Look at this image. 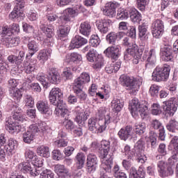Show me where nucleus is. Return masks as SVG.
Segmentation results:
<instances>
[{"label": "nucleus", "instance_id": "nucleus-43", "mask_svg": "<svg viewBox=\"0 0 178 178\" xmlns=\"http://www.w3.org/2000/svg\"><path fill=\"white\" fill-rule=\"evenodd\" d=\"M134 131L136 136H140L141 138L144 137L145 131H147V125L145 122H136L134 126Z\"/></svg>", "mask_w": 178, "mask_h": 178}, {"label": "nucleus", "instance_id": "nucleus-63", "mask_svg": "<svg viewBox=\"0 0 178 178\" xmlns=\"http://www.w3.org/2000/svg\"><path fill=\"white\" fill-rule=\"evenodd\" d=\"M35 137L28 131H25L22 135L23 141L25 144H31L34 141Z\"/></svg>", "mask_w": 178, "mask_h": 178}, {"label": "nucleus", "instance_id": "nucleus-47", "mask_svg": "<svg viewBox=\"0 0 178 178\" xmlns=\"http://www.w3.org/2000/svg\"><path fill=\"white\" fill-rule=\"evenodd\" d=\"M51 50L50 49H44L40 50L38 55V60H40L42 63L47 62V60L49 59V56H51Z\"/></svg>", "mask_w": 178, "mask_h": 178}, {"label": "nucleus", "instance_id": "nucleus-2", "mask_svg": "<svg viewBox=\"0 0 178 178\" xmlns=\"http://www.w3.org/2000/svg\"><path fill=\"white\" fill-rule=\"evenodd\" d=\"M38 81H40L43 88L45 90L51 87V84H59L61 81L60 74L56 68L50 67L47 71V74H38L36 77Z\"/></svg>", "mask_w": 178, "mask_h": 178}, {"label": "nucleus", "instance_id": "nucleus-57", "mask_svg": "<svg viewBox=\"0 0 178 178\" xmlns=\"http://www.w3.org/2000/svg\"><path fill=\"white\" fill-rule=\"evenodd\" d=\"M61 77L64 81L72 80V79H73V72H72V69L70 67L65 68L61 74Z\"/></svg>", "mask_w": 178, "mask_h": 178}, {"label": "nucleus", "instance_id": "nucleus-20", "mask_svg": "<svg viewBox=\"0 0 178 178\" xmlns=\"http://www.w3.org/2000/svg\"><path fill=\"white\" fill-rule=\"evenodd\" d=\"M26 3L24 1H20L16 3L13 10L9 14V19L10 20H16V19H23L24 17V12L23 8H24Z\"/></svg>", "mask_w": 178, "mask_h": 178}, {"label": "nucleus", "instance_id": "nucleus-14", "mask_svg": "<svg viewBox=\"0 0 178 178\" xmlns=\"http://www.w3.org/2000/svg\"><path fill=\"white\" fill-rule=\"evenodd\" d=\"M40 29L43 33H44L47 38L44 40V45L48 47V48L54 47V44H55L53 38L54 35H55V29H54V26H47L42 24L40 25Z\"/></svg>", "mask_w": 178, "mask_h": 178}, {"label": "nucleus", "instance_id": "nucleus-64", "mask_svg": "<svg viewBox=\"0 0 178 178\" xmlns=\"http://www.w3.org/2000/svg\"><path fill=\"white\" fill-rule=\"evenodd\" d=\"M89 44L93 47L97 48L101 44V39L98 35H92L89 40Z\"/></svg>", "mask_w": 178, "mask_h": 178}, {"label": "nucleus", "instance_id": "nucleus-36", "mask_svg": "<svg viewBox=\"0 0 178 178\" xmlns=\"http://www.w3.org/2000/svg\"><path fill=\"white\" fill-rule=\"evenodd\" d=\"M18 145L19 143L15 139L12 138L8 139L7 145H4L6 149L7 150V155H8V156H12V155L16 152Z\"/></svg>", "mask_w": 178, "mask_h": 178}, {"label": "nucleus", "instance_id": "nucleus-33", "mask_svg": "<svg viewBox=\"0 0 178 178\" xmlns=\"http://www.w3.org/2000/svg\"><path fill=\"white\" fill-rule=\"evenodd\" d=\"M133 127L131 125H127L125 127H122L118 133V136L122 141H127L129 138H131V131Z\"/></svg>", "mask_w": 178, "mask_h": 178}, {"label": "nucleus", "instance_id": "nucleus-15", "mask_svg": "<svg viewBox=\"0 0 178 178\" xmlns=\"http://www.w3.org/2000/svg\"><path fill=\"white\" fill-rule=\"evenodd\" d=\"M88 62H93V69H101L104 66V58L97 54L95 49H90L86 54Z\"/></svg>", "mask_w": 178, "mask_h": 178}, {"label": "nucleus", "instance_id": "nucleus-30", "mask_svg": "<svg viewBox=\"0 0 178 178\" xmlns=\"http://www.w3.org/2000/svg\"><path fill=\"white\" fill-rule=\"evenodd\" d=\"M158 172L161 177L170 176L173 173V170L170 165H168L163 161H159L157 163Z\"/></svg>", "mask_w": 178, "mask_h": 178}, {"label": "nucleus", "instance_id": "nucleus-61", "mask_svg": "<svg viewBox=\"0 0 178 178\" xmlns=\"http://www.w3.org/2000/svg\"><path fill=\"white\" fill-rule=\"evenodd\" d=\"M136 5L140 12H145V9L149 3V0H136Z\"/></svg>", "mask_w": 178, "mask_h": 178}, {"label": "nucleus", "instance_id": "nucleus-19", "mask_svg": "<svg viewBox=\"0 0 178 178\" xmlns=\"http://www.w3.org/2000/svg\"><path fill=\"white\" fill-rule=\"evenodd\" d=\"M151 29L154 38H161L165 31V23L162 19H157L152 24Z\"/></svg>", "mask_w": 178, "mask_h": 178}, {"label": "nucleus", "instance_id": "nucleus-24", "mask_svg": "<svg viewBox=\"0 0 178 178\" xmlns=\"http://www.w3.org/2000/svg\"><path fill=\"white\" fill-rule=\"evenodd\" d=\"M74 112L76 114L74 122H76L79 126H83L84 122L88 119V113L79 106L75 107Z\"/></svg>", "mask_w": 178, "mask_h": 178}, {"label": "nucleus", "instance_id": "nucleus-54", "mask_svg": "<svg viewBox=\"0 0 178 178\" xmlns=\"http://www.w3.org/2000/svg\"><path fill=\"white\" fill-rule=\"evenodd\" d=\"M37 154L42 158H49L51 153L49 152V147L48 146H40L37 149Z\"/></svg>", "mask_w": 178, "mask_h": 178}, {"label": "nucleus", "instance_id": "nucleus-56", "mask_svg": "<svg viewBox=\"0 0 178 178\" xmlns=\"http://www.w3.org/2000/svg\"><path fill=\"white\" fill-rule=\"evenodd\" d=\"M6 72H8V64L6 63L0 62V84L3 81L6 77Z\"/></svg>", "mask_w": 178, "mask_h": 178}, {"label": "nucleus", "instance_id": "nucleus-32", "mask_svg": "<svg viewBox=\"0 0 178 178\" xmlns=\"http://www.w3.org/2000/svg\"><path fill=\"white\" fill-rule=\"evenodd\" d=\"M88 40L79 35H75L71 40L70 44V49H74L76 48H81L83 45H86Z\"/></svg>", "mask_w": 178, "mask_h": 178}, {"label": "nucleus", "instance_id": "nucleus-45", "mask_svg": "<svg viewBox=\"0 0 178 178\" xmlns=\"http://www.w3.org/2000/svg\"><path fill=\"white\" fill-rule=\"evenodd\" d=\"M138 105H140V102L137 98H134L129 102V110L130 111L133 118H136L137 116Z\"/></svg>", "mask_w": 178, "mask_h": 178}, {"label": "nucleus", "instance_id": "nucleus-5", "mask_svg": "<svg viewBox=\"0 0 178 178\" xmlns=\"http://www.w3.org/2000/svg\"><path fill=\"white\" fill-rule=\"evenodd\" d=\"M109 151H111V142L106 140H102L99 147V157L106 162L107 165H104V168L107 172H111V166L113 162V153L109 154Z\"/></svg>", "mask_w": 178, "mask_h": 178}, {"label": "nucleus", "instance_id": "nucleus-49", "mask_svg": "<svg viewBox=\"0 0 178 178\" xmlns=\"http://www.w3.org/2000/svg\"><path fill=\"white\" fill-rule=\"evenodd\" d=\"M111 106L116 113H119L120 111L123 109V106H124V103L123 99H114L111 102Z\"/></svg>", "mask_w": 178, "mask_h": 178}, {"label": "nucleus", "instance_id": "nucleus-48", "mask_svg": "<svg viewBox=\"0 0 178 178\" xmlns=\"http://www.w3.org/2000/svg\"><path fill=\"white\" fill-rule=\"evenodd\" d=\"M121 65L122 62L118 60L115 63L108 64L105 67V70L108 74H112V73H117L118 71L120 69Z\"/></svg>", "mask_w": 178, "mask_h": 178}, {"label": "nucleus", "instance_id": "nucleus-55", "mask_svg": "<svg viewBox=\"0 0 178 178\" xmlns=\"http://www.w3.org/2000/svg\"><path fill=\"white\" fill-rule=\"evenodd\" d=\"M137 112V116L140 115L142 119H145L148 115V106L140 104L138 105Z\"/></svg>", "mask_w": 178, "mask_h": 178}, {"label": "nucleus", "instance_id": "nucleus-37", "mask_svg": "<svg viewBox=\"0 0 178 178\" xmlns=\"http://www.w3.org/2000/svg\"><path fill=\"white\" fill-rule=\"evenodd\" d=\"M10 97L15 101V104H9V106L17 105L23 97V89H10L9 90Z\"/></svg>", "mask_w": 178, "mask_h": 178}, {"label": "nucleus", "instance_id": "nucleus-12", "mask_svg": "<svg viewBox=\"0 0 178 178\" xmlns=\"http://www.w3.org/2000/svg\"><path fill=\"white\" fill-rule=\"evenodd\" d=\"M143 51H145L143 47L138 48L136 44H131L124 52V60H130L131 58H136L137 55H138V58L140 59Z\"/></svg>", "mask_w": 178, "mask_h": 178}, {"label": "nucleus", "instance_id": "nucleus-31", "mask_svg": "<svg viewBox=\"0 0 178 178\" xmlns=\"http://www.w3.org/2000/svg\"><path fill=\"white\" fill-rule=\"evenodd\" d=\"M119 6L117 2L110 1L106 3L104 13L108 17H115L116 16V9Z\"/></svg>", "mask_w": 178, "mask_h": 178}, {"label": "nucleus", "instance_id": "nucleus-52", "mask_svg": "<svg viewBox=\"0 0 178 178\" xmlns=\"http://www.w3.org/2000/svg\"><path fill=\"white\" fill-rule=\"evenodd\" d=\"M166 129L170 133L178 134V122L175 119L170 120L166 124Z\"/></svg>", "mask_w": 178, "mask_h": 178}, {"label": "nucleus", "instance_id": "nucleus-25", "mask_svg": "<svg viewBox=\"0 0 178 178\" xmlns=\"http://www.w3.org/2000/svg\"><path fill=\"white\" fill-rule=\"evenodd\" d=\"M10 109V111H13L14 114L13 116L9 117L8 119H12L13 122L19 123V124L26 120V118L23 114H22V108H20L17 104H11V108Z\"/></svg>", "mask_w": 178, "mask_h": 178}, {"label": "nucleus", "instance_id": "nucleus-13", "mask_svg": "<svg viewBox=\"0 0 178 178\" xmlns=\"http://www.w3.org/2000/svg\"><path fill=\"white\" fill-rule=\"evenodd\" d=\"M164 106L163 110L165 115L167 118L173 116L178 107V99L177 97H171L167 101L163 102Z\"/></svg>", "mask_w": 178, "mask_h": 178}, {"label": "nucleus", "instance_id": "nucleus-9", "mask_svg": "<svg viewBox=\"0 0 178 178\" xmlns=\"http://www.w3.org/2000/svg\"><path fill=\"white\" fill-rule=\"evenodd\" d=\"M141 62L145 60V68L152 69L155 67V63H156V50L155 49H151L149 51L148 50H145L143 51V54L140 55Z\"/></svg>", "mask_w": 178, "mask_h": 178}, {"label": "nucleus", "instance_id": "nucleus-41", "mask_svg": "<svg viewBox=\"0 0 178 178\" xmlns=\"http://www.w3.org/2000/svg\"><path fill=\"white\" fill-rule=\"evenodd\" d=\"M70 33V26H60L57 30V37L58 40L65 41V38L69 35Z\"/></svg>", "mask_w": 178, "mask_h": 178}, {"label": "nucleus", "instance_id": "nucleus-28", "mask_svg": "<svg viewBox=\"0 0 178 178\" xmlns=\"http://www.w3.org/2000/svg\"><path fill=\"white\" fill-rule=\"evenodd\" d=\"M112 20L108 19H101L97 22L96 26L101 34H106L111 30Z\"/></svg>", "mask_w": 178, "mask_h": 178}, {"label": "nucleus", "instance_id": "nucleus-51", "mask_svg": "<svg viewBox=\"0 0 178 178\" xmlns=\"http://www.w3.org/2000/svg\"><path fill=\"white\" fill-rule=\"evenodd\" d=\"M77 169H83L86 163V155L83 152H79L75 156Z\"/></svg>", "mask_w": 178, "mask_h": 178}, {"label": "nucleus", "instance_id": "nucleus-11", "mask_svg": "<svg viewBox=\"0 0 178 178\" xmlns=\"http://www.w3.org/2000/svg\"><path fill=\"white\" fill-rule=\"evenodd\" d=\"M57 116H60L63 118V126H64L65 130H67L70 133H72L74 129H76V125L74 122L71 120H69V110L64 108L57 113H54Z\"/></svg>", "mask_w": 178, "mask_h": 178}, {"label": "nucleus", "instance_id": "nucleus-7", "mask_svg": "<svg viewBox=\"0 0 178 178\" xmlns=\"http://www.w3.org/2000/svg\"><path fill=\"white\" fill-rule=\"evenodd\" d=\"M170 74V66L164 65L163 66H157L152 74V80L155 83H162V81H168Z\"/></svg>", "mask_w": 178, "mask_h": 178}, {"label": "nucleus", "instance_id": "nucleus-17", "mask_svg": "<svg viewBox=\"0 0 178 178\" xmlns=\"http://www.w3.org/2000/svg\"><path fill=\"white\" fill-rule=\"evenodd\" d=\"M77 16H79L77 8H67L63 11V15L60 17V19L65 24H70L73 22V19Z\"/></svg>", "mask_w": 178, "mask_h": 178}, {"label": "nucleus", "instance_id": "nucleus-42", "mask_svg": "<svg viewBox=\"0 0 178 178\" xmlns=\"http://www.w3.org/2000/svg\"><path fill=\"white\" fill-rule=\"evenodd\" d=\"M83 60L81 54L79 53H72L68 57H67V62L70 65H80Z\"/></svg>", "mask_w": 178, "mask_h": 178}, {"label": "nucleus", "instance_id": "nucleus-60", "mask_svg": "<svg viewBox=\"0 0 178 178\" xmlns=\"http://www.w3.org/2000/svg\"><path fill=\"white\" fill-rule=\"evenodd\" d=\"M54 171L57 175H61V176H67L69 171L65 168L63 165H56L54 167Z\"/></svg>", "mask_w": 178, "mask_h": 178}, {"label": "nucleus", "instance_id": "nucleus-1", "mask_svg": "<svg viewBox=\"0 0 178 178\" xmlns=\"http://www.w3.org/2000/svg\"><path fill=\"white\" fill-rule=\"evenodd\" d=\"M144 149H145V140L141 138L137 141L132 149L130 145H126L124 147V152L122 150L127 158L131 161H138L140 163H145L147 161V157L144 155Z\"/></svg>", "mask_w": 178, "mask_h": 178}, {"label": "nucleus", "instance_id": "nucleus-62", "mask_svg": "<svg viewBox=\"0 0 178 178\" xmlns=\"http://www.w3.org/2000/svg\"><path fill=\"white\" fill-rule=\"evenodd\" d=\"M74 93L75 94L76 97L80 99L81 102H84V101H87V94L83 89H80L78 90H73Z\"/></svg>", "mask_w": 178, "mask_h": 178}, {"label": "nucleus", "instance_id": "nucleus-3", "mask_svg": "<svg viewBox=\"0 0 178 178\" xmlns=\"http://www.w3.org/2000/svg\"><path fill=\"white\" fill-rule=\"evenodd\" d=\"M49 99L51 105L56 106L54 113L67 108L66 104L63 102V92L59 88H54L51 90L49 94Z\"/></svg>", "mask_w": 178, "mask_h": 178}, {"label": "nucleus", "instance_id": "nucleus-35", "mask_svg": "<svg viewBox=\"0 0 178 178\" xmlns=\"http://www.w3.org/2000/svg\"><path fill=\"white\" fill-rule=\"evenodd\" d=\"M29 53L26 56V59H30L36 52L40 51V44L35 40H31L27 44Z\"/></svg>", "mask_w": 178, "mask_h": 178}, {"label": "nucleus", "instance_id": "nucleus-26", "mask_svg": "<svg viewBox=\"0 0 178 178\" xmlns=\"http://www.w3.org/2000/svg\"><path fill=\"white\" fill-rule=\"evenodd\" d=\"M6 129L10 134H17L22 130V125L19 122L12 120V118L6 119Z\"/></svg>", "mask_w": 178, "mask_h": 178}, {"label": "nucleus", "instance_id": "nucleus-8", "mask_svg": "<svg viewBox=\"0 0 178 178\" xmlns=\"http://www.w3.org/2000/svg\"><path fill=\"white\" fill-rule=\"evenodd\" d=\"M122 166L126 170H129V178H145V170L144 166L140 165L137 170L135 167H131V162L126 159L122 161Z\"/></svg>", "mask_w": 178, "mask_h": 178}, {"label": "nucleus", "instance_id": "nucleus-16", "mask_svg": "<svg viewBox=\"0 0 178 178\" xmlns=\"http://www.w3.org/2000/svg\"><path fill=\"white\" fill-rule=\"evenodd\" d=\"M171 136L172 138L170 144L172 147V149L171 150V156L168 159V163H170L171 166H173V165L178 161V136L174 135Z\"/></svg>", "mask_w": 178, "mask_h": 178}, {"label": "nucleus", "instance_id": "nucleus-4", "mask_svg": "<svg viewBox=\"0 0 178 178\" xmlns=\"http://www.w3.org/2000/svg\"><path fill=\"white\" fill-rule=\"evenodd\" d=\"M120 82L122 87H125L128 91H132L133 95H136L137 91L140 90V86L143 84V79L127 75H121Z\"/></svg>", "mask_w": 178, "mask_h": 178}, {"label": "nucleus", "instance_id": "nucleus-44", "mask_svg": "<svg viewBox=\"0 0 178 178\" xmlns=\"http://www.w3.org/2000/svg\"><path fill=\"white\" fill-rule=\"evenodd\" d=\"M79 30L80 34L85 35V37H88L91 34V24L88 21L83 22L81 23Z\"/></svg>", "mask_w": 178, "mask_h": 178}, {"label": "nucleus", "instance_id": "nucleus-23", "mask_svg": "<svg viewBox=\"0 0 178 178\" xmlns=\"http://www.w3.org/2000/svg\"><path fill=\"white\" fill-rule=\"evenodd\" d=\"M36 108L38 111L45 116L46 118H49L52 116V108L49 107V104L47 100H40L36 103Z\"/></svg>", "mask_w": 178, "mask_h": 178}, {"label": "nucleus", "instance_id": "nucleus-50", "mask_svg": "<svg viewBox=\"0 0 178 178\" xmlns=\"http://www.w3.org/2000/svg\"><path fill=\"white\" fill-rule=\"evenodd\" d=\"M24 109L31 108L34 106V97L31 95L24 94L23 97Z\"/></svg>", "mask_w": 178, "mask_h": 178}, {"label": "nucleus", "instance_id": "nucleus-21", "mask_svg": "<svg viewBox=\"0 0 178 178\" xmlns=\"http://www.w3.org/2000/svg\"><path fill=\"white\" fill-rule=\"evenodd\" d=\"M86 167L88 172L95 173L98 168V157L94 153H90L87 155Z\"/></svg>", "mask_w": 178, "mask_h": 178}, {"label": "nucleus", "instance_id": "nucleus-27", "mask_svg": "<svg viewBox=\"0 0 178 178\" xmlns=\"http://www.w3.org/2000/svg\"><path fill=\"white\" fill-rule=\"evenodd\" d=\"M68 143L67 134L63 129H60L58 131L57 140L54 141L55 147H57V148H65V147H67Z\"/></svg>", "mask_w": 178, "mask_h": 178}, {"label": "nucleus", "instance_id": "nucleus-38", "mask_svg": "<svg viewBox=\"0 0 178 178\" xmlns=\"http://www.w3.org/2000/svg\"><path fill=\"white\" fill-rule=\"evenodd\" d=\"M123 37V33L122 32H111L106 36V40L107 41L108 44H111V45H115L118 41L122 40Z\"/></svg>", "mask_w": 178, "mask_h": 178}, {"label": "nucleus", "instance_id": "nucleus-39", "mask_svg": "<svg viewBox=\"0 0 178 178\" xmlns=\"http://www.w3.org/2000/svg\"><path fill=\"white\" fill-rule=\"evenodd\" d=\"M98 115L101 116V118H104V122H106V118H108V123L107 124V126L111 122L114 123V124H117L119 122V120H120V118L118 116V113H114L112 116L109 114L105 115V111L99 110Z\"/></svg>", "mask_w": 178, "mask_h": 178}, {"label": "nucleus", "instance_id": "nucleus-22", "mask_svg": "<svg viewBox=\"0 0 178 178\" xmlns=\"http://www.w3.org/2000/svg\"><path fill=\"white\" fill-rule=\"evenodd\" d=\"M104 54L107 58L111 59L112 62H116L120 56V46L113 45L108 47L104 50Z\"/></svg>", "mask_w": 178, "mask_h": 178}, {"label": "nucleus", "instance_id": "nucleus-53", "mask_svg": "<svg viewBox=\"0 0 178 178\" xmlns=\"http://www.w3.org/2000/svg\"><path fill=\"white\" fill-rule=\"evenodd\" d=\"M40 175V178H54L55 175L51 170L42 168L38 170V176Z\"/></svg>", "mask_w": 178, "mask_h": 178}, {"label": "nucleus", "instance_id": "nucleus-40", "mask_svg": "<svg viewBox=\"0 0 178 178\" xmlns=\"http://www.w3.org/2000/svg\"><path fill=\"white\" fill-rule=\"evenodd\" d=\"M129 17L133 23H137L138 24H140L141 20H143L141 13L134 7H131Z\"/></svg>", "mask_w": 178, "mask_h": 178}, {"label": "nucleus", "instance_id": "nucleus-59", "mask_svg": "<svg viewBox=\"0 0 178 178\" xmlns=\"http://www.w3.org/2000/svg\"><path fill=\"white\" fill-rule=\"evenodd\" d=\"M84 86H86V83H83V81L77 77L74 80L72 83V90L73 91L83 90V88H84Z\"/></svg>", "mask_w": 178, "mask_h": 178}, {"label": "nucleus", "instance_id": "nucleus-10", "mask_svg": "<svg viewBox=\"0 0 178 178\" xmlns=\"http://www.w3.org/2000/svg\"><path fill=\"white\" fill-rule=\"evenodd\" d=\"M17 169L19 172H21V173L31 176L32 177L38 176V169L34 168L33 162L31 161H24L20 163L17 166Z\"/></svg>", "mask_w": 178, "mask_h": 178}, {"label": "nucleus", "instance_id": "nucleus-29", "mask_svg": "<svg viewBox=\"0 0 178 178\" xmlns=\"http://www.w3.org/2000/svg\"><path fill=\"white\" fill-rule=\"evenodd\" d=\"M46 130H48V126L45 125V123L42 122L31 124L26 131L35 137L38 133H40V131L44 132Z\"/></svg>", "mask_w": 178, "mask_h": 178}, {"label": "nucleus", "instance_id": "nucleus-58", "mask_svg": "<svg viewBox=\"0 0 178 178\" xmlns=\"http://www.w3.org/2000/svg\"><path fill=\"white\" fill-rule=\"evenodd\" d=\"M161 87L158 85L153 84L150 86L149 90V94L153 98H159V90Z\"/></svg>", "mask_w": 178, "mask_h": 178}, {"label": "nucleus", "instance_id": "nucleus-34", "mask_svg": "<svg viewBox=\"0 0 178 178\" xmlns=\"http://www.w3.org/2000/svg\"><path fill=\"white\" fill-rule=\"evenodd\" d=\"M138 36L141 41H148L151 33L148 31V26L145 24L138 25Z\"/></svg>", "mask_w": 178, "mask_h": 178}, {"label": "nucleus", "instance_id": "nucleus-46", "mask_svg": "<svg viewBox=\"0 0 178 178\" xmlns=\"http://www.w3.org/2000/svg\"><path fill=\"white\" fill-rule=\"evenodd\" d=\"M131 8H119L117 11L116 19L118 20H127L130 17Z\"/></svg>", "mask_w": 178, "mask_h": 178}, {"label": "nucleus", "instance_id": "nucleus-6", "mask_svg": "<svg viewBox=\"0 0 178 178\" xmlns=\"http://www.w3.org/2000/svg\"><path fill=\"white\" fill-rule=\"evenodd\" d=\"M100 118H97L95 117H92L88 120V130L95 134H99L101 133H104L105 130H106V127H108V124L109 123V117L106 118V121H104V123L101 124L99 120Z\"/></svg>", "mask_w": 178, "mask_h": 178}, {"label": "nucleus", "instance_id": "nucleus-18", "mask_svg": "<svg viewBox=\"0 0 178 178\" xmlns=\"http://www.w3.org/2000/svg\"><path fill=\"white\" fill-rule=\"evenodd\" d=\"M160 54L164 62H172L173 60V49L172 43L165 42L161 46Z\"/></svg>", "mask_w": 178, "mask_h": 178}]
</instances>
